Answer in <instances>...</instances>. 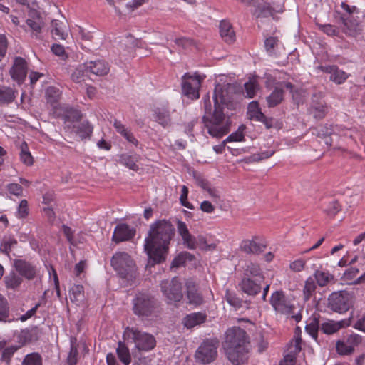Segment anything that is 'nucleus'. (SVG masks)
Segmentation results:
<instances>
[{"mask_svg": "<svg viewBox=\"0 0 365 365\" xmlns=\"http://www.w3.org/2000/svg\"><path fill=\"white\" fill-rule=\"evenodd\" d=\"M262 282L243 277L240 283V287L241 290L247 295L255 296L260 292Z\"/></svg>", "mask_w": 365, "mask_h": 365, "instance_id": "25", "label": "nucleus"}, {"mask_svg": "<svg viewBox=\"0 0 365 365\" xmlns=\"http://www.w3.org/2000/svg\"><path fill=\"white\" fill-rule=\"evenodd\" d=\"M266 245L259 242L258 236H254L252 239L243 240L240 245V250L247 254L258 255L266 248Z\"/></svg>", "mask_w": 365, "mask_h": 365, "instance_id": "18", "label": "nucleus"}, {"mask_svg": "<svg viewBox=\"0 0 365 365\" xmlns=\"http://www.w3.org/2000/svg\"><path fill=\"white\" fill-rule=\"evenodd\" d=\"M269 303L275 312L280 314H294L295 307L282 290L275 291L271 295Z\"/></svg>", "mask_w": 365, "mask_h": 365, "instance_id": "11", "label": "nucleus"}, {"mask_svg": "<svg viewBox=\"0 0 365 365\" xmlns=\"http://www.w3.org/2000/svg\"><path fill=\"white\" fill-rule=\"evenodd\" d=\"M341 9L345 11V14H343V16L349 17L350 19L360 18V15L361 14L359 9L354 5H349L348 3L342 2L341 4Z\"/></svg>", "mask_w": 365, "mask_h": 365, "instance_id": "40", "label": "nucleus"}, {"mask_svg": "<svg viewBox=\"0 0 365 365\" xmlns=\"http://www.w3.org/2000/svg\"><path fill=\"white\" fill-rule=\"evenodd\" d=\"M319 68L324 73H329V80L338 85L344 83L349 76L336 66H319Z\"/></svg>", "mask_w": 365, "mask_h": 365, "instance_id": "19", "label": "nucleus"}, {"mask_svg": "<svg viewBox=\"0 0 365 365\" xmlns=\"http://www.w3.org/2000/svg\"><path fill=\"white\" fill-rule=\"evenodd\" d=\"M284 88L289 91L294 101L299 103L301 101V93L292 83L290 82L277 83L273 91L266 98L268 107H275L282 102L284 99Z\"/></svg>", "mask_w": 365, "mask_h": 365, "instance_id": "7", "label": "nucleus"}, {"mask_svg": "<svg viewBox=\"0 0 365 365\" xmlns=\"http://www.w3.org/2000/svg\"><path fill=\"white\" fill-rule=\"evenodd\" d=\"M138 160L139 156L137 155L125 153L120 156L119 163L132 170L137 171L139 169L138 165L136 164Z\"/></svg>", "mask_w": 365, "mask_h": 365, "instance_id": "35", "label": "nucleus"}, {"mask_svg": "<svg viewBox=\"0 0 365 365\" xmlns=\"http://www.w3.org/2000/svg\"><path fill=\"white\" fill-rule=\"evenodd\" d=\"M244 88L246 96L249 98H252L260 88L257 77H250L248 81L244 84Z\"/></svg>", "mask_w": 365, "mask_h": 365, "instance_id": "33", "label": "nucleus"}, {"mask_svg": "<svg viewBox=\"0 0 365 365\" xmlns=\"http://www.w3.org/2000/svg\"><path fill=\"white\" fill-rule=\"evenodd\" d=\"M29 214L28 202L26 200H22L17 208L16 216L19 218H25Z\"/></svg>", "mask_w": 365, "mask_h": 365, "instance_id": "55", "label": "nucleus"}, {"mask_svg": "<svg viewBox=\"0 0 365 365\" xmlns=\"http://www.w3.org/2000/svg\"><path fill=\"white\" fill-rule=\"evenodd\" d=\"M314 281L321 287L327 286L331 282H334V276L329 272L316 270L314 273Z\"/></svg>", "mask_w": 365, "mask_h": 365, "instance_id": "31", "label": "nucleus"}, {"mask_svg": "<svg viewBox=\"0 0 365 365\" xmlns=\"http://www.w3.org/2000/svg\"><path fill=\"white\" fill-rule=\"evenodd\" d=\"M133 310L135 315L142 318L153 316L158 308L157 300L148 293L139 292L133 299Z\"/></svg>", "mask_w": 365, "mask_h": 365, "instance_id": "5", "label": "nucleus"}, {"mask_svg": "<svg viewBox=\"0 0 365 365\" xmlns=\"http://www.w3.org/2000/svg\"><path fill=\"white\" fill-rule=\"evenodd\" d=\"M26 24L31 28V29L33 31L36 32V34L41 31V23L38 17H37L36 19H27Z\"/></svg>", "mask_w": 365, "mask_h": 365, "instance_id": "61", "label": "nucleus"}, {"mask_svg": "<svg viewBox=\"0 0 365 365\" xmlns=\"http://www.w3.org/2000/svg\"><path fill=\"white\" fill-rule=\"evenodd\" d=\"M317 130V136L323 140V143L327 146H332L334 140L339 135V128L337 125L332 128L319 126Z\"/></svg>", "mask_w": 365, "mask_h": 365, "instance_id": "23", "label": "nucleus"}, {"mask_svg": "<svg viewBox=\"0 0 365 365\" xmlns=\"http://www.w3.org/2000/svg\"><path fill=\"white\" fill-rule=\"evenodd\" d=\"M243 277L257 279V281H264V279L259 266L252 263L247 265Z\"/></svg>", "mask_w": 365, "mask_h": 365, "instance_id": "32", "label": "nucleus"}, {"mask_svg": "<svg viewBox=\"0 0 365 365\" xmlns=\"http://www.w3.org/2000/svg\"><path fill=\"white\" fill-rule=\"evenodd\" d=\"M194 259V255L187 252H182L180 253L172 262V266L179 267L183 265L187 261L191 262Z\"/></svg>", "mask_w": 365, "mask_h": 365, "instance_id": "43", "label": "nucleus"}, {"mask_svg": "<svg viewBox=\"0 0 365 365\" xmlns=\"http://www.w3.org/2000/svg\"><path fill=\"white\" fill-rule=\"evenodd\" d=\"M233 86L230 83L217 84L213 99L215 110L212 112L210 96L203 98L205 114L203 116L205 126L212 137L220 138L230 131V116L232 115L231 91Z\"/></svg>", "mask_w": 365, "mask_h": 365, "instance_id": "1", "label": "nucleus"}, {"mask_svg": "<svg viewBox=\"0 0 365 365\" xmlns=\"http://www.w3.org/2000/svg\"><path fill=\"white\" fill-rule=\"evenodd\" d=\"M135 234V230L130 228L128 225L119 224L115 228L112 240L115 243L130 240L134 237Z\"/></svg>", "mask_w": 365, "mask_h": 365, "instance_id": "20", "label": "nucleus"}, {"mask_svg": "<svg viewBox=\"0 0 365 365\" xmlns=\"http://www.w3.org/2000/svg\"><path fill=\"white\" fill-rule=\"evenodd\" d=\"M353 304V296L346 291L332 292L328 297L327 307L339 314L346 312Z\"/></svg>", "mask_w": 365, "mask_h": 365, "instance_id": "8", "label": "nucleus"}, {"mask_svg": "<svg viewBox=\"0 0 365 365\" xmlns=\"http://www.w3.org/2000/svg\"><path fill=\"white\" fill-rule=\"evenodd\" d=\"M67 127L71 129V133L76 134L81 140L90 138L93 130V125L88 120L73 124L72 125H67Z\"/></svg>", "mask_w": 365, "mask_h": 365, "instance_id": "22", "label": "nucleus"}, {"mask_svg": "<svg viewBox=\"0 0 365 365\" xmlns=\"http://www.w3.org/2000/svg\"><path fill=\"white\" fill-rule=\"evenodd\" d=\"M202 79L197 75L186 73L182 77V92L190 99H197L200 97L199 89Z\"/></svg>", "mask_w": 365, "mask_h": 365, "instance_id": "13", "label": "nucleus"}, {"mask_svg": "<svg viewBox=\"0 0 365 365\" xmlns=\"http://www.w3.org/2000/svg\"><path fill=\"white\" fill-rule=\"evenodd\" d=\"M51 32L56 39L63 40L68 36L65 24L58 20L52 21Z\"/></svg>", "mask_w": 365, "mask_h": 365, "instance_id": "34", "label": "nucleus"}, {"mask_svg": "<svg viewBox=\"0 0 365 365\" xmlns=\"http://www.w3.org/2000/svg\"><path fill=\"white\" fill-rule=\"evenodd\" d=\"M225 298L227 303L233 307L236 311L242 312L250 308V302L239 299L235 294L228 291L226 292Z\"/></svg>", "mask_w": 365, "mask_h": 365, "instance_id": "27", "label": "nucleus"}, {"mask_svg": "<svg viewBox=\"0 0 365 365\" xmlns=\"http://www.w3.org/2000/svg\"><path fill=\"white\" fill-rule=\"evenodd\" d=\"M305 330L313 339H317L318 331L320 330V324L314 319L306 326Z\"/></svg>", "mask_w": 365, "mask_h": 365, "instance_id": "50", "label": "nucleus"}, {"mask_svg": "<svg viewBox=\"0 0 365 365\" xmlns=\"http://www.w3.org/2000/svg\"><path fill=\"white\" fill-rule=\"evenodd\" d=\"M17 240L14 238L9 237L5 239L1 244V249L3 252L9 255V252L17 245Z\"/></svg>", "mask_w": 365, "mask_h": 365, "instance_id": "52", "label": "nucleus"}, {"mask_svg": "<svg viewBox=\"0 0 365 365\" xmlns=\"http://www.w3.org/2000/svg\"><path fill=\"white\" fill-rule=\"evenodd\" d=\"M188 188L187 186L183 185L181 189V195L180 197V203L182 206L188 208L193 209V206L187 201Z\"/></svg>", "mask_w": 365, "mask_h": 365, "instance_id": "56", "label": "nucleus"}, {"mask_svg": "<svg viewBox=\"0 0 365 365\" xmlns=\"http://www.w3.org/2000/svg\"><path fill=\"white\" fill-rule=\"evenodd\" d=\"M20 160L26 165L31 166L34 163V158L29 150L28 145L26 142L21 143L20 145Z\"/></svg>", "mask_w": 365, "mask_h": 365, "instance_id": "39", "label": "nucleus"}, {"mask_svg": "<svg viewBox=\"0 0 365 365\" xmlns=\"http://www.w3.org/2000/svg\"><path fill=\"white\" fill-rule=\"evenodd\" d=\"M245 128V125H241L239 127L237 131L230 134L224 141L223 143L226 144L229 142H240L244 140V134L243 131Z\"/></svg>", "mask_w": 365, "mask_h": 365, "instance_id": "47", "label": "nucleus"}, {"mask_svg": "<svg viewBox=\"0 0 365 365\" xmlns=\"http://www.w3.org/2000/svg\"><path fill=\"white\" fill-rule=\"evenodd\" d=\"M316 284L312 277H309L305 281L303 288V297L304 301H309L310 298L314 294L316 291Z\"/></svg>", "mask_w": 365, "mask_h": 365, "instance_id": "37", "label": "nucleus"}, {"mask_svg": "<svg viewBox=\"0 0 365 365\" xmlns=\"http://www.w3.org/2000/svg\"><path fill=\"white\" fill-rule=\"evenodd\" d=\"M312 113L315 118H322L326 113V107L321 103L312 106Z\"/></svg>", "mask_w": 365, "mask_h": 365, "instance_id": "57", "label": "nucleus"}, {"mask_svg": "<svg viewBox=\"0 0 365 365\" xmlns=\"http://www.w3.org/2000/svg\"><path fill=\"white\" fill-rule=\"evenodd\" d=\"M78 354L77 348L73 344H71L67 358L68 365H76L77 364Z\"/></svg>", "mask_w": 365, "mask_h": 365, "instance_id": "59", "label": "nucleus"}, {"mask_svg": "<svg viewBox=\"0 0 365 365\" xmlns=\"http://www.w3.org/2000/svg\"><path fill=\"white\" fill-rule=\"evenodd\" d=\"M218 341L213 339L205 340L195 354L197 362L207 364L215 360L217 356Z\"/></svg>", "mask_w": 365, "mask_h": 365, "instance_id": "9", "label": "nucleus"}, {"mask_svg": "<svg viewBox=\"0 0 365 365\" xmlns=\"http://www.w3.org/2000/svg\"><path fill=\"white\" fill-rule=\"evenodd\" d=\"M28 72L27 63L21 57H16L9 71L11 78L19 84L24 82Z\"/></svg>", "mask_w": 365, "mask_h": 365, "instance_id": "16", "label": "nucleus"}, {"mask_svg": "<svg viewBox=\"0 0 365 365\" xmlns=\"http://www.w3.org/2000/svg\"><path fill=\"white\" fill-rule=\"evenodd\" d=\"M351 324V319L347 318L339 321L326 319L320 323V331L325 334H333L343 328L348 327Z\"/></svg>", "mask_w": 365, "mask_h": 365, "instance_id": "17", "label": "nucleus"}, {"mask_svg": "<svg viewBox=\"0 0 365 365\" xmlns=\"http://www.w3.org/2000/svg\"><path fill=\"white\" fill-rule=\"evenodd\" d=\"M186 297L187 303L194 307L200 306L204 303V297L199 290L197 284L192 279H188L185 282Z\"/></svg>", "mask_w": 365, "mask_h": 365, "instance_id": "15", "label": "nucleus"}, {"mask_svg": "<svg viewBox=\"0 0 365 365\" xmlns=\"http://www.w3.org/2000/svg\"><path fill=\"white\" fill-rule=\"evenodd\" d=\"M85 68L87 72L98 76H106L110 71L108 64L101 60L86 63Z\"/></svg>", "mask_w": 365, "mask_h": 365, "instance_id": "26", "label": "nucleus"}, {"mask_svg": "<svg viewBox=\"0 0 365 365\" xmlns=\"http://www.w3.org/2000/svg\"><path fill=\"white\" fill-rule=\"evenodd\" d=\"M5 287L7 289L17 290L23 282V279L17 272H11L4 278Z\"/></svg>", "mask_w": 365, "mask_h": 365, "instance_id": "29", "label": "nucleus"}, {"mask_svg": "<svg viewBox=\"0 0 365 365\" xmlns=\"http://www.w3.org/2000/svg\"><path fill=\"white\" fill-rule=\"evenodd\" d=\"M361 341V336L355 333L344 336L336 343V352L341 356L350 355Z\"/></svg>", "mask_w": 365, "mask_h": 365, "instance_id": "14", "label": "nucleus"}, {"mask_svg": "<svg viewBox=\"0 0 365 365\" xmlns=\"http://www.w3.org/2000/svg\"><path fill=\"white\" fill-rule=\"evenodd\" d=\"M196 242L197 247L204 251L214 250L216 248V244H207L205 238L202 236H199L197 239H196Z\"/></svg>", "mask_w": 365, "mask_h": 365, "instance_id": "54", "label": "nucleus"}, {"mask_svg": "<svg viewBox=\"0 0 365 365\" xmlns=\"http://www.w3.org/2000/svg\"><path fill=\"white\" fill-rule=\"evenodd\" d=\"M341 209L337 200H331L324 207V212L330 217L335 216Z\"/></svg>", "mask_w": 365, "mask_h": 365, "instance_id": "46", "label": "nucleus"}, {"mask_svg": "<svg viewBox=\"0 0 365 365\" xmlns=\"http://www.w3.org/2000/svg\"><path fill=\"white\" fill-rule=\"evenodd\" d=\"M353 327L365 333V314L361 315L356 320Z\"/></svg>", "mask_w": 365, "mask_h": 365, "instance_id": "64", "label": "nucleus"}, {"mask_svg": "<svg viewBox=\"0 0 365 365\" xmlns=\"http://www.w3.org/2000/svg\"><path fill=\"white\" fill-rule=\"evenodd\" d=\"M21 347V346H11L4 349L1 359L4 361H9L13 354Z\"/></svg>", "mask_w": 365, "mask_h": 365, "instance_id": "58", "label": "nucleus"}, {"mask_svg": "<svg viewBox=\"0 0 365 365\" xmlns=\"http://www.w3.org/2000/svg\"><path fill=\"white\" fill-rule=\"evenodd\" d=\"M317 26L324 33L329 36H337L339 33V29L334 25L331 24H317Z\"/></svg>", "mask_w": 365, "mask_h": 365, "instance_id": "51", "label": "nucleus"}, {"mask_svg": "<svg viewBox=\"0 0 365 365\" xmlns=\"http://www.w3.org/2000/svg\"><path fill=\"white\" fill-rule=\"evenodd\" d=\"M42 359L37 353L28 354L24 358L22 365H41Z\"/></svg>", "mask_w": 365, "mask_h": 365, "instance_id": "49", "label": "nucleus"}, {"mask_svg": "<svg viewBox=\"0 0 365 365\" xmlns=\"http://www.w3.org/2000/svg\"><path fill=\"white\" fill-rule=\"evenodd\" d=\"M183 245L190 250H195L197 247V242L195 237L190 233L182 238Z\"/></svg>", "mask_w": 365, "mask_h": 365, "instance_id": "60", "label": "nucleus"}, {"mask_svg": "<svg viewBox=\"0 0 365 365\" xmlns=\"http://www.w3.org/2000/svg\"><path fill=\"white\" fill-rule=\"evenodd\" d=\"M118 356L124 365H129L131 362V356L129 349L125 343L119 341L116 349Z\"/></svg>", "mask_w": 365, "mask_h": 365, "instance_id": "36", "label": "nucleus"}, {"mask_svg": "<svg viewBox=\"0 0 365 365\" xmlns=\"http://www.w3.org/2000/svg\"><path fill=\"white\" fill-rule=\"evenodd\" d=\"M15 91L6 86H0V104L9 103L15 98Z\"/></svg>", "mask_w": 365, "mask_h": 365, "instance_id": "38", "label": "nucleus"}, {"mask_svg": "<svg viewBox=\"0 0 365 365\" xmlns=\"http://www.w3.org/2000/svg\"><path fill=\"white\" fill-rule=\"evenodd\" d=\"M123 337L125 340L130 339L139 351H148L154 349L156 345L155 339L152 334L135 327H126L123 332Z\"/></svg>", "mask_w": 365, "mask_h": 365, "instance_id": "6", "label": "nucleus"}, {"mask_svg": "<svg viewBox=\"0 0 365 365\" xmlns=\"http://www.w3.org/2000/svg\"><path fill=\"white\" fill-rule=\"evenodd\" d=\"M8 192L14 195L20 196L22 194L23 189L21 185L17 183H11L6 186Z\"/></svg>", "mask_w": 365, "mask_h": 365, "instance_id": "63", "label": "nucleus"}, {"mask_svg": "<svg viewBox=\"0 0 365 365\" xmlns=\"http://www.w3.org/2000/svg\"><path fill=\"white\" fill-rule=\"evenodd\" d=\"M224 349L227 359L235 365L243 364L247 359L249 341L245 331L232 327L225 333Z\"/></svg>", "mask_w": 365, "mask_h": 365, "instance_id": "3", "label": "nucleus"}, {"mask_svg": "<svg viewBox=\"0 0 365 365\" xmlns=\"http://www.w3.org/2000/svg\"><path fill=\"white\" fill-rule=\"evenodd\" d=\"M358 19L357 18L350 19L349 17L342 16V31L346 35L356 37L361 34L362 29Z\"/></svg>", "mask_w": 365, "mask_h": 365, "instance_id": "21", "label": "nucleus"}, {"mask_svg": "<svg viewBox=\"0 0 365 365\" xmlns=\"http://www.w3.org/2000/svg\"><path fill=\"white\" fill-rule=\"evenodd\" d=\"M174 234L173 225L166 220H158L150 226L144 246L150 259L149 263L153 262V264H160L165 260Z\"/></svg>", "mask_w": 365, "mask_h": 365, "instance_id": "2", "label": "nucleus"}, {"mask_svg": "<svg viewBox=\"0 0 365 365\" xmlns=\"http://www.w3.org/2000/svg\"><path fill=\"white\" fill-rule=\"evenodd\" d=\"M207 315L202 312H194L187 315L183 320V324L187 328H192L205 322Z\"/></svg>", "mask_w": 365, "mask_h": 365, "instance_id": "30", "label": "nucleus"}, {"mask_svg": "<svg viewBox=\"0 0 365 365\" xmlns=\"http://www.w3.org/2000/svg\"><path fill=\"white\" fill-rule=\"evenodd\" d=\"M70 298L72 302H81L84 298L83 287L80 284H74L70 289Z\"/></svg>", "mask_w": 365, "mask_h": 365, "instance_id": "41", "label": "nucleus"}, {"mask_svg": "<svg viewBox=\"0 0 365 365\" xmlns=\"http://www.w3.org/2000/svg\"><path fill=\"white\" fill-rule=\"evenodd\" d=\"M248 114L251 119L257 120L259 118H264V113L259 108V103L257 101H252L248 106Z\"/></svg>", "mask_w": 365, "mask_h": 365, "instance_id": "44", "label": "nucleus"}, {"mask_svg": "<svg viewBox=\"0 0 365 365\" xmlns=\"http://www.w3.org/2000/svg\"><path fill=\"white\" fill-rule=\"evenodd\" d=\"M278 39L276 37H269L264 41V47L267 52L272 53L274 48L277 46Z\"/></svg>", "mask_w": 365, "mask_h": 365, "instance_id": "62", "label": "nucleus"}, {"mask_svg": "<svg viewBox=\"0 0 365 365\" xmlns=\"http://www.w3.org/2000/svg\"><path fill=\"white\" fill-rule=\"evenodd\" d=\"M110 264L117 274L128 281L135 277L136 266L132 257L125 252H118L113 255Z\"/></svg>", "mask_w": 365, "mask_h": 365, "instance_id": "4", "label": "nucleus"}, {"mask_svg": "<svg viewBox=\"0 0 365 365\" xmlns=\"http://www.w3.org/2000/svg\"><path fill=\"white\" fill-rule=\"evenodd\" d=\"M302 339L299 336H295L294 339L290 342L287 347V353L296 356L301 351Z\"/></svg>", "mask_w": 365, "mask_h": 365, "instance_id": "48", "label": "nucleus"}, {"mask_svg": "<svg viewBox=\"0 0 365 365\" xmlns=\"http://www.w3.org/2000/svg\"><path fill=\"white\" fill-rule=\"evenodd\" d=\"M61 92L58 88L54 86H49L46 91V98L48 103L52 106L56 103L59 99Z\"/></svg>", "mask_w": 365, "mask_h": 365, "instance_id": "45", "label": "nucleus"}, {"mask_svg": "<svg viewBox=\"0 0 365 365\" xmlns=\"http://www.w3.org/2000/svg\"><path fill=\"white\" fill-rule=\"evenodd\" d=\"M64 118L68 125H70L69 123L76 124L82 118V115L79 110L70 108L66 110Z\"/></svg>", "mask_w": 365, "mask_h": 365, "instance_id": "42", "label": "nucleus"}, {"mask_svg": "<svg viewBox=\"0 0 365 365\" xmlns=\"http://www.w3.org/2000/svg\"><path fill=\"white\" fill-rule=\"evenodd\" d=\"M154 120L163 128L171 125L170 110L167 106H157L153 109Z\"/></svg>", "mask_w": 365, "mask_h": 365, "instance_id": "24", "label": "nucleus"}, {"mask_svg": "<svg viewBox=\"0 0 365 365\" xmlns=\"http://www.w3.org/2000/svg\"><path fill=\"white\" fill-rule=\"evenodd\" d=\"M220 34L222 38L227 43H232L235 41V34L232 25L227 21L220 23Z\"/></svg>", "mask_w": 365, "mask_h": 365, "instance_id": "28", "label": "nucleus"}, {"mask_svg": "<svg viewBox=\"0 0 365 365\" xmlns=\"http://www.w3.org/2000/svg\"><path fill=\"white\" fill-rule=\"evenodd\" d=\"M14 267L22 279L25 278L27 280L34 279L40 273L37 264L24 259H14Z\"/></svg>", "mask_w": 365, "mask_h": 365, "instance_id": "12", "label": "nucleus"}, {"mask_svg": "<svg viewBox=\"0 0 365 365\" xmlns=\"http://www.w3.org/2000/svg\"><path fill=\"white\" fill-rule=\"evenodd\" d=\"M9 316L7 300L0 294V321H6Z\"/></svg>", "mask_w": 365, "mask_h": 365, "instance_id": "53", "label": "nucleus"}, {"mask_svg": "<svg viewBox=\"0 0 365 365\" xmlns=\"http://www.w3.org/2000/svg\"><path fill=\"white\" fill-rule=\"evenodd\" d=\"M161 292L170 302H179L183 297L182 283L175 277L170 280H163L160 284Z\"/></svg>", "mask_w": 365, "mask_h": 365, "instance_id": "10", "label": "nucleus"}]
</instances>
